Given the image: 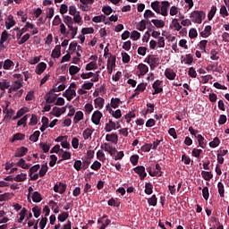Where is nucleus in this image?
<instances>
[{"label":"nucleus","instance_id":"nucleus-51","mask_svg":"<svg viewBox=\"0 0 229 229\" xmlns=\"http://www.w3.org/2000/svg\"><path fill=\"white\" fill-rule=\"evenodd\" d=\"M106 140L107 142H114V140H117V134L115 133L106 134Z\"/></svg>","mask_w":229,"mask_h":229},{"label":"nucleus","instance_id":"nucleus-50","mask_svg":"<svg viewBox=\"0 0 229 229\" xmlns=\"http://www.w3.org/2000/svg\"><path fill=\"white\" fill-rule=\"evenodd\" d=\"M146 87H148V83L142 82L137 86L135 90L140 94V92H144V90H146Z\"/></svg>","mask_w":229,"mask_h":229},{"label":"nucleus","instance_id":"nucleus-53","mask_svg":"<svg viewBox=\"0 0 229 229\" xmlns=\"http://www.w3.org/2000/svg\"><path fill=\"white\" fill-rule=\"evenodd\" d=\"M28 117H30V114H26L24 115L21 119H20L18 122H17V126H26V121H28Z\"/></svg>","mask_w":229,"mask_h":229},{"label":"nucleus","instance_id":"nucleus-18","mask_svg":"<svg viewBox=\"0 0 229 229\" xmlns=\"http://www.w3.org/2000/svg\"><path fill=\"white\" fill-rule=\"evenodd\" d=\"M58 95L53 94L51 92L47 93L46 95V101L48 105H51L52 103H55L56 101V98Z\"/></svg>","mask_w":229,"mask_h":229},{"label":"nucleus","instance_id":"nucleus-19","mask_svg":"<svg viewBox=\"0 0 229 229\" xmlns=\"http://www.w3.org/2000/svg\"><path fill=\"white\" fill-rule=\"evenodd\" d=\"M195 139H197L199 147L204 149V148L207 146V140H205V138L201 134H198L195 135Z\"/></svg>","mask_w":229,"mask_h":229},{"label":"nucleus","instance_id":"nucleus-8","mask_svg":"<svg viewBox=\"0 0 229 229\" xmlns=\"http://www.w3.org/2000/svg\"><path fill=\"white\" fill-rule=\"evenodd\" d=\"M108 146V143H105L104 145H101V149H104V151H106L107 153H109V155H111V157H114V155H115V153H117V148H113V147H106Z\"/></svg>","mask_w":229,"mask_h":229},{"label":"nucleus","instance_id":"nucleus-21","mask_svg":"<svg viewBox=\"0 0 229 229\" xmlns=\"http://www.w3.org/2000/svg\"><path fill=\"white\" fill-rule=\"evenodd\" d=\"M94 103H95V108H99V110H101V108H103L105 105V98H95Z\"/></svg>","mask_w":229,"mask_h":229},{"label":"nucleus","instance_id":"nucleus-46","mask_svg":"<svg viewBox=\"0 0 229 229\" xmlns=\"http://www.w3.org/2000/svg\"><path fill=\"white\" fill-rule=\"evenodd\" d=\"M69 72L71 76H74V74H78V72H80V67L72 65L69 68Z\"/></svg>","mask_w":229,"mask_h":229},{"label":"nucleus","instance_id":"nucleus-28","mask_svg":"<svg viewBox=\"0 0 229 229\" xmlns=\"http://www.w3.org/2000/svg\"><path fill=\"white\" fill-rule=\"evenodd\" d=\"M13 65H15V64L13 63V61L10 60V59H6L4 62V65H3V68L5 70V71H9L10 68L13 67Z\"/></svg>","mask_w":229,"mask_h":229},{"label":"nucleus","instance_id":"nucleus-14","mask_svg":"<svg viewBox=\"0 0 229 229\" xmlns=\"http://www.w3.org/2000/svg\"><path fill=\"white\" fill-rule=\"evenodd\" d=\"M92 133H94V129L87 128L83 131L82 136L84 140H89V139H92Z\"/></svg>","mask_w":229,"mask_h":229},{"label":"nucleus","instance_id":"nucleus-44","mask_svg":"<svg viewBox=\"0 0 229 229\" xmlns=\"http://www.w3.org/2000/svg\"><path fill=\"white\" fill-rule=\"evenodd\" d=\"M148 203L151 207H157V195H152L151 198L148 199Z\"/></svg>","mask_w":229,"mask_h":229},{"label":"nucleus","instance_id":"nucleus-30","mask_svg":"<svg viewBox=\"0 0 229 229\" xmlns=\"http://www.w3.org/2000/svg\"><path fill=\"white\" fill-rule=\"evenodd\" d=\"M26 135L21 132H18L13 136L11 142H15V140H24Z\"/></svg>","mask_w":229,"mask_h":229},{"label":"nucleus","instance_id":"nucleus-11","mask_svg":"<svg viewBox=\"0 0 229 229\" xmlns=\"http://www.w3.org/2000/svg\"><path fill=\"white\" fill-rule=\"evenodd\" d=\"M182 59L181 64H185V65H191L194 62V58L191 54H187L184 57L182 56Z\"/></svg>","mask_w":229,"mask_h":229},{"label":"nucleus","instance_id":"nucleus-45","mask_svg":"<svg viewBox=\"0 0 229 229\" xmlns=\"http://www.w3.org/2000/svg\"><path fill=\"white\" fill-rule=\"evenodd\" d=\"M80 13L78 9H76V5L72 4L69 6V15L74 16Z\"/></svg>","mask_w":229,"mask_h":229},{"label":"nucleus","instance_id":"nucleus-2","mask_svg":"<svg viewBox=\"0 0 229 229\" xmlns=\"http://www.w3.org/2000/svg\"><path fill=\"white\" fill-rule=\"evenodd\" d=\"M170 6H171V4L168 1L161 2L159 13L163 15V17H167V15H169L168 10Z\"/></svg>","mask_w":229,"mask_h":229},{"label":"nucleus","instance_id":"nucleus-16","mask_svg":"<svg viewBox=\"0 0 229 229\" xmlns=\"http://www.w3.org/2000/svg\"><path fill=\"white\" fill-rule=\"evenodd\" d=\"M16 22L13 21V15H9L7 20L5 21V28L6 30H11L15 26Z\"/></svg>","mask_w":229,"mask_h":229},{"label":"nucleus","instance_id":"nucleus-24","mask_svg":"<svg viewBox=\"0 0 229 229\" xmlns=\"http://www.w3.org/2000/svg\"><path fill=\"white\" fill-rule=\"evenodd\" d=\"M151 59V64H150V68L153 69V67H158V65H160V58L152 55V57H150Z\"/></svg>","mask_w":229,"mask_h":229},{"label":"nucleus","instance_id":"nucleus-62","mask_svg":"<svg viewBox=\"0 0 229 229\" xmlns=\"http://www.w3.org/2000/svg\"><path fill=\"white\" fill-rule=\"evenodd\" d=\"M122 60L123 64H130V55L126 52H122Z\"/></svg>","mask_w":229,"mask_h":229},{"label":"nucleus","instance_id":"nucleus-43","mask_svg":"<svg viewBox=\"0 0 229 229\" xmlns=\"http://www.w3.org/2000/svg\"><path fill=\"white\" fill-rule=\"evenodd\" d=\"M85 69H86V71H93V69H98V63L92 61V62L89 63L88 64H86Z\"/></svg>","mask_w":229,"mask_h":229},{"label":"nucleus","instance_id":"nucleus-40","mask_svg":"<svg viewBox=\"0 0 229 229\" xmlns=\"http://www.w3.org/2000/svg\"><path fill=\"white\" fill-rule=\"evenodd\" d=\"M38 137H40V131H36L32 135L30 136V140L31 142H37L38 140Z\"/></svg>","mask_w":229,"mask_h":229},{"label":"nucleus","instance_id":"nucleus-63","mask_svg":"<svg viewBox=\"0 0 229 229\" xmlns=\"http://www.w3.org/2000/svg\"><path fill=\"white\" fill-rule=\"evenodd\" d=\"M130 161L132 165H137V164H139V155H132L130 157Z\"/></svg>","mask_w":229,"mask_h":229},{"label":"nucleus","instance_id":"nucleus-26","mask_svg":"<svg viewBox=\"0 0 229 229\" xmlns=\"http://www.w3.org/2000/svg\"><path fill=\"white\" fill-rule=\"evenodd\" d=\"M72 22H75V24H79L80 26L83 24V19L81 18V14H80V13H77V14L73 15Z\"/></svg>","mask_w":229,"mask_h":229},{"label":"nucleus","instance_id":"nucleus-49","mask_svg":"<svg viewBox=\"0 0 229 229\" xmlns=\"http://www.w3.org/2000/svg\"><path fill=\"white\" fill-rule=\"evenodd\" d=\"M219 144H221V140H219L218 137L214 138V140L209 142V146L211 148H217V146H219Z\"/></svg>","mask_w":229,"mask_h":229},{"label":"nucleus","instance_id":"nucleus-3","mask_svg":"<svg viewBox=\"0 0 229 229\" xmlns=\"http://www.w3.org/2000/svg\"><path fill=\"white\" fill-rule=\"evenodd\" d=\"M134 173L140 176V180H144L148 176L146 173V167L144 165H139L133 168Z\"/></svg>","mask_w":229,"mask_h":229},{"label":"nucleus","instance_id":"nucleus-22","mask_svg":"<svg viewBox=\"0 0 229 229\" xmlns=\"http://www.w3.org/2000/svg\"><path fill=\"white\" fill-rule=\"evenodd\" d=\"M112 130H115V123L112 120H109V122L106 123L105 131L106 133H110Z\"/></svg>","mask_w":229,"mask_h":229},{"label":"nucleus","instance_id":"nucleus-39","mask_svg":"<svg viewBox=\"0 0 229 229\" xmlns=\"http://www.w3.org/2000/svg\"><path fill=\"white\" fill-rule=\"evenodd\" d=\"M109 112L110 114H112L113 117H114V119H121L123 114L121 113V109H117L116 111H113L112 108H109Z\"/></svg>","mask_w":229,"mask_h":229},{"label":"nucleus","instance_id":"nucleus-33","mask_svg":"<svg viewBox=\"0 0 229 229\" xmlns=\"http://www.w3.org/2000/svg\"><path fill=\"white\" fill-rule=\"evenodd\" d=\"M151 8L156 13H160V2L155 1L151 3Z\"/></svg>","mask_w":229,"mask_h":229},{"label":"nucleus","instance_id":"nucleus-38","mask_svg":"<svg viewBox=\"0 0 229 229\" xmlns=\"http://www.w3.org/2000/svg\"><path fill=\"white\" fill-rule=\"evenodd\" d=\"M216 12H217V7L216 5H213L208 14V21H212V19H214V15H216Z\"/></svg>","mask_w":229,"mask_h":229},{"label":"nucleus","instance_id":"nucleus-15","mask_svg":"<svg viewBox=\"0 0 229 229\" xmlns=\"http://www.w3.org/2000/svg\"><path fill=\"white\" fill-rule=\"evenodd\" d=\"M64 22L68 27V30H72V24H74V21H72V17L69 15H63Z\"/></svg>","mask_w":229,"mask_h":229},{"label":"nucleus","instance_id":"nucleus-5","mask_svg":"<svg viewBox=\"0 0 229 229\" xmlns=\"http://www.w3.org/2000/svg\"><path fill=\"white\" fill-rule=\"evenodd\" d=\"M101 117H103V114L99 111L97 110L93 113L91 116V122L93 124H96V126L99 125V123H101Z\"/></svg>","mask_w":229,"mask_h":229},{"label":"nucleus","instance_id":"nucleus-36","mask_svg":"<svg viewBox=\"0 0 229 229\" xmlns=\"http://www.w3.org/2000/svg\"><path fill=\"white\" fill-rule=\"evenodd\" d=\"M58 221H60V223H64V221H67V219H69V213L68 212H63L62 214H60L57 217Z\"/></svg>","mask_w":229,"mask_h":229},{"label":"nucleus","instance_id":"nucleus-60","mask_svg":"<svg viewBox=\"0 0 229 229\" xmlns=\"http://www.w3.org/2000/svg\"><path fill=\"white\" fill-rule=\"evenodd\" d=\"M38 123V118L37 117V114H32L30 118V122L29 123L30 126H35Z\"/></svg>","mask_w":229,"mask_h":229},{"label":"nucleus","instance_id":"nucleus-54","mask_svg":"<svg viewBox=\"0 0 229 229\" xmlns=\"http://www.w3.org/2000/svg\"><path fill=\"white\" fill-rule=\"evenodd\" d=\"M73 167L74 169H76V171H81V169H83V165L81 163V160H75L73 164Z\"/></svg>","mask_w":229,"mask_h":229},{"label":"nucleus","instance_id":"nucleus-7","mask_svg":"<svg viewBox=\"0 0 229 229\" xmlns=\"http://www.w3.org/2000/svg\"><path fill=\"white\" fill-rule=\"evenodd\" d=\"M28 151H29V149L26 147L18 148L15 151L14 157L16 158H21V157L26 156L28 154Z\"/></svg>","mask_w":229,"mask_h":229},{"label":"nucleus","instance_id":"nucleus-9","mask_svg":"<svg viewBox=\"0 0 229 229\" xmlns=\"http://www.w3.org/2000/svg\"><path fill=\"white\" fill-rule=\"evenodd\" d=\"M165 76L167 80L173 81L176 78V72L171 68H166L165 70Z\"/></svg>","mask_w":229,"mask_h":229},{"label":"nucleus","instance_id":"nucleus-32","mask_svg":"<svg viewBox=\"0 0 229 229\" xmlns=\"http://www.w3.org/2000/svg\"><path fill=\"white\" fill-rule=\"evenodd\" d=\"M207 44H208V40L207 39H203L199 43V47L203 53H207Z\"/></svg>","mask_w":229,"mask_h":229},{"label":"nucleus","instance_id":"nucleus-48","mask_svg":"<svg viewBox=\"0 0 229 229\" xmlns=\"http://www.w3.org/2000/svg\"><path fill=\"white\" fill-rule=\"evenodd\" d=\"M137 30H139V31H144V30H146V21L145 20H141L136 26Z\"/></svg>","mask_w":229,"mask_h":229},{"label":"nucleus","instance_id":"nucleus-13","mask_svg":"<svg viewBox=\"0 0 229 229\" xmlns=\"http://www.w3.org/2000/svg\"><path fill=\"white\" fill-rule=\"evenodd\" d=\"M62 55V47L60 45H56L52 51L51 56L52 58H58Z\"/></svg>","mask_w":229,"mask_h":229},{"label":"nucleus","instance_id":"nucleus-20","mask_svg":"<svg viewBox=\"0 0 229 229\" xmlns=\"http://www.w3.org/2000/svg\"><path fill=\"white\" fill-rule=\"evenodd\" d=\"M8 37H10V34L8 33V31L4 30L1 34V39H0V47H4V42H6V40H8Z\"/></svg>","mask_w":229,"mask_h":229},{"label":"nucleus","instance_id":"nucleus-6","mask_svg":"<svg viewBox=\"0 0 229 229\" xmlns=\"http://www.w3.org/2000/svg\"><path fill=\"white\" fill-rule=\"evenodd\" d=\"M161 85H162V81L160 80H157L152 84V88L154 89V92L152 93L153 96H155V94H160V92H164V89L160 87Z\"/></svg>","mask_w":229,"mask_h":229},{"label":"nucleus","instance_id":"nucleus-29","mask_svg":"<svg viewBox=\"0 0 229 229\" xmlns=\"http://www.w3.org/2000/svg\"><path fill=\"white\" fill-rule=\"evenodd\" d=\"M201 176L206 180V182H210V180L214 178V175L212 174V173L207 172V171H202Z\"/></svg>","mask_w":229,"mask_h":229},{"label":"nucleus","instance_id":"nucleus-31","mask_svg":"<svg viewBox=\"0 0 229 229\" xmlns=\"http://www.w3.org/2000/svg\"><path fill=\"white\" fill-rule=\"evenodd\" d=\"M72 89L68 88V89L63 93L64 98H66L67 101H72Z\"/></svg>","mask_w":229,"mask_h":229},{"label":"nucleus","instance_id":"nucleus-23","mask_svg":"<svg viewBox=\"0 0 229 229\" xmlns=\"http://www.w3.org/2000/svg\"><path fill=\"white\" fill-rule=\"evenodd\" d=\"M84 114L81 111H77L73 118L74 124H78L80 121H83Z\"/></svg>","mask_w":229,"mask_h":229},{"label":"nucleus","instance_id":"nucleus-10","mask_svg":"<svg viewBox=\"0 0 229 229\" xmlns=\"http://www.w3.org/2000/svg\"><path fill=\"white\" fill-rule=\"evenodd\" d=\"M200 37H202V38H208V37H210V35H212V26L208 25L204 28V30H202L199 33Z\"/></svg>","mask_w":229,"mask_h":229},{"label":"nucleus","instance_id":"nucleus-25","mask_svg":"<svg viewBox=\"0 0 229 229\" xmlns=\"http://www.w3.org/2000/svg\"><path fill=\"white\" fill-rule=\"evenodd\" d=\"M32 201L34 203H40L42 201V195L38 191H34L32 194Z\"/></svg>","mask_w":229,"mask_h":229},{"label":"nucleus","instance_id":"nucleus-35","mask_svg":"<svg viewBox=\"0 0 229 229\" xmlns=\"http://www.w3.org/2000/svg\"><path fill=\"white\" fill-rule=\"evenodd\" d=\"M11 87H13V92H17L22 87V81H15Z\"/></svg>","mask_w":229,"mask_h":229},{"label":"nucleus","instance_id":"nucleus-64","mask_svg":"<svg viewBox=\"0 0 229 229\" xmlns=\"http://www.w3.org/2000/svg\"><path fill=\"white\" fill-rule=\"evenodd\" d=\"M189 37L190 38H196V37H198V30L194 28L191 29L189 31Z\"/></svg>","mask_w":229,"mask_h":229},{"label":"nucleus","instance_id":"nucleus-56","mask_svg":"<svg viewBox=\"0 0 229 229\" xmlns=\"http://www.w3.org/2000/svg\"><path fill=\"white\" fill-rule=\"evenodd\" d=\"M26 178H27L26 174H20L14 177V182H24V180H26Z\"/></svg>","mask_w":229,"mask_h":229},{"label":"nucleus","instance_id":"nucleus-61","mask_svg":"<svg viewBox=\"0 0 229 229\" xmlns=\"http://www.w3.org/2000/svg\"><path fill=\"white\" fill-rule=\"evenodd\" d=\"M119 103H121V99L119 98H112L111 99V106L112 108H118Z\"/></svg>","mask_w":229,"mask_h":229},{"label":"nucleus","instance_id":"nucleus-58","mask_svg":"<svg viewBox=\"0 0 229 229\" xmlns=\"http://www.w3.org/2000/svg\"><path fill=\"white\" fill-rule=\"evenodd\" d=\"M131 40H139V38H140V32L137 30H132L131 32Z\"/></svg>","mask_w":229,"mask_h":229},{"label":"nucleus","instance_id":"nucleus-52","mask_svg":"<svg viewBox=\"0 0 229 229\" xmlns=\"http://www.w3.org/2000/svg\"><path fill=\"white\" fill-rule=\"evenodd\" d=\"M50 114L55 117H60V115H62V113H60V107L57 106L53 107L52 112Z\"/></svg>","mask_w":229,"mask_h":229},{"label":"nucleus","instance_id":"nucleus-47","mask_svg":"<svg viewBox=\"0 0 229 229\" xmlns=\"http://www.w3.org/2000/svg\"><path fill=\"white\" fill-rule=\"evenodd\" d=\"M30 37H31V35H30L29 33L22 36L21 40L18 41L19 46H22V44H26V42H28V40H30Z\"/></svg>","mask_w":229,"mask_h":229},{"label":"nucleus","instance_id":"nucleus-57","mask_svg":"<svg viewBox=\"0 0 229 229\" xmlns=\"http://www.w3.org/2000/svg\"><path fill=\"white\" fill-rule=\"evenodd\" d=\"M81 33L82 35H90L92 33H94V28L90 27V28H82L81 29Z\"/></svg>","mask_w":229,"mask_h":229},{"label":"nucleus","instance_id":"nucleus-41","mask_svg":"<svg viewBox=\"0 0 229 229\" xmlns=\"http://www.w3.org/2000/svg\"><path fill=\"white\" fill-rule=\"evenodd\" d=\"M217 187L220 198H225V185L223 184V182H219Z\"/></svg>","mask_w":229,"mask_h":229},{"label":"nucleus","instance_id":"nucleus-4","mask_svg":"<svg viewBox=\"0 0 229 229\" xmlns=\"http://www.w3.org/2000/svg\"><path fill=\"white\" fill-rule=\"evenodd\" d=\"M109 55L110 57H108L107 59V72H109V74H112V71H114V67H115L116 57L112 54Z\"/></svg>","mask_w":229,"mask_h":229},{"label":"nucleus","instance_id":"nucleus-12","mask_svg":"<svg viewBox=\"0 0 229 229\" xmlns=\"http://www.w3.org/2000/svg\"><path fill=\"white\" fill-rule=\"evenodd\" d=\"M46 69H47V64L44 62L39 63L35 69V72L36 74H42V72H44V71H46Z\"/></svg>","mask_w":229,"mask_h":229},{"label":"nucleus","instance_id":"nucleus-42","mask_svg":"<svg viewBox=\"0 0 229 229\" xmlns=\"http://www.w3.org/2000/svg\"><path fill=\"white\" fill-rule=\"evenodd\" d=\"M151 149H153V144L151 143H146L141 147V151H143L144 153H149Z\"/></svg>","mask_w":229,"mask_h":229},{"label":"nucleus","instance_id":"nucleus-59","mask_svg":"<svg viewBox=\"0 0 229 229\" xmlns=\"http://www.w3.org/2000/svg\"><path fill=\"white\" fill-rule=\"evenodd\" d=\"M40 169V165H35L31 166L29 170V176H31L33 173H37Z\"/></svg>","mask_w":229,"mask_h":229},{"label":"nucleus","instance_id":"nucleus-34","mask_svg":"<svg viewBox=\"0 0 229 229\" xmlns=\"http://www.w3.org/2000/svg\"><path fill=\"white\" fill-rule=\"evenodd\" d=\"M49 167L47 166V163L41 165V168L39 170V176L40 178H43V176H46V173H47Z\"/></svg>","mask_w":229,"mask_h":229},{"label":"nucleus","instance_id":"nucleus-17","mask_svg":"<svg viewBox=\"0 0 229 229\" xmlns=\"http://www.w3.org/2000/svg\"><path fill=\"white\" fill-rule=\"evenodd\" d=\"M138 71H140V76H145L149 72V67L144 64H140L138 65Z\"/></svg>","mask_w":229,"mask_h":229},{"label":"nucleus","instance_id":"nucleus-37","mask_svg":"<svg viewBox=\"0 0 229 229\" xmlns=\"http://www.w3.org/2000/svg\"><path fill=\"white\" fill-rule=\"evenodd\" d=\"M151 22L156 28H164L165 26V22L163 20H151Z\"/></svg>","mask_w":229,"mask_h":229},{"label":"nucleus","instance_id":"nucleus-1","mask_svg":"<svg viewBox=\"0 0 229 229\" xmlns=\"http://www.w3.org/2000/svg\"><path fill=\"white\" fill-rule=\"evenodd\" d=\"M190 17L191 19V22H194L195 24H201L207 15L203 11H193L191 12Z\"/></svg>","mask_w":229,"mask_h":229},{"label":"nucleus","instance_id":"nucleus-27","mask_svg":"<svg viewBox=\"0 0 229 229\" xmlns=\"http://www.w3.org/2000/svg\"><path fill=\"white\" fill-rule=\"evenodd\" d=\"M145 194H148V196L153 194V184L151 182H146L145 183Z\"/></svg>","mask_w":229,"mask_h":229},{"label":"nucleus","instance_id":"nucleus-55","mask_svg":"<svg viewBox=\"0 0 229 229\" xmlns=\"http://www.w3.org/2000/svg\"><path fill=\"white\" fill-rule=\"evenodd\" d=\"M59 155L62 157L63 160H71V152L63 150Z\"/></svg>","mask_w":229,"mask_h":229}]
</instances>
